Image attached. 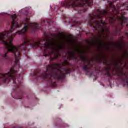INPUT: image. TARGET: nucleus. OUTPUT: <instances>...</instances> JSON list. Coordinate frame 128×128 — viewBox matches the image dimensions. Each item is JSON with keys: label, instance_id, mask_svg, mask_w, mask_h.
Instances as JSON below:
<instances>
[{"label": "nucleus", "instance_id": "f257e3e1", "mask_svg": "<svg viewBox=\"0 0 128 128\" xmlns=\"http://www.w3.org/2000/svg\"><path fill=\"white\" fill-rule=\"evenodd\" d=\"M23 34L24 36L26 33H0V44H3L7 51L0 54V62H8L10 58L8 56V52H12L15 56L14 65L12 66L9 72L7 73H0V80L4 82H12L14 86V91L18 93V96L14 97L16 100H22L24 92L22 90V83L20 80H22L20 74H18V70L20 68V60L22 52L26 54V50H30V39L26 37L24 38L23 44H21L18 47L14 46L12 40L16 34Z\"/></svg>", "mask_w": 128, "mask_h": 128}, {"label": "nucleus", "instance_id": "f03ea898", "mask_svg": "<svg viewBox=\"0 0 128 128\" xmlns=\"http://www.w3.org/2000/svg\"><path fill=\"white\" fill-rule=\"evenodd\" d=\"M70 66V62L64 60L62 64H52L48 65L46 68V71L43 73L40 70H35L32 76L35 78L36 80L42 78L46 80L48 84L50 86H56V80H62L66 74H70L71 70L66 67Z\"/></svg>", "mask_w": 128, "mask_h": 128}, {"label": "nucleus", "instance_id": "7ed1b4c3", "mask_svg": "<svg viewBox=\"0 0 128 128\" xmlns=\"http://www.w3.org/2000/svg\"><path fill=\"white\" fill-rule=\"evenodd\" d=\"M61 5L66 8H73L78 14H80V0H66L62 2Z\"/></svg>", "mask_w": 128, "mask_h": 128}, {"label": "nucleus", "instance_id": "20e7f679", "mask_svg": "<svg viewBox=\"0 0 128 128\" xmlns=\"http://www.w3.org/2000/svg\"><path fill=\"white\" fill-rule=\"evenodd\" d=\"M69 59L76 62L80 60V48H76L73 50L68 52Z\"/></svg>", "mask_w": 128, "mask_h": 128}, {"label": "nucleus", "instance_id": "39448f33", "mask_svg": "<svg viewBox=\"0 0 128 128\" xmlns=\"http://www.w3.org/2000/svg\"><path fill=\"white\" fill-rule=\"evenodd\" d=\"M81 0V4H86L88 6H90V2H92L90 0Z\"/></svg>", "mask_w": 128, "mask_h": 128}, {"label": "nucleus", "instance_id": "423d86ee", "mask_svg": "<svg viewBox=\"0 0 128 128\" xmlns=\"http://www.w3.org/2000/svg\"><path fill=\"white\" fill-rule=\"evenodd\" d=\"M94 44L98 47V48H100V46H102V43L100 41H96Z\"/></svg>", "mask_w": 128, "mask_h": 128}, {"label": "nucleus", "instance_id": "0eeeda50", "mask_svg": "<svg viewBox=\"0 0 128 128\" xmlns=\"http://www.w3.org/2000/svg\"><path fill=\"white\" fill-rule=\"evenodd\" d=\"M58 50H64V46L62 44H60L58 46Z\"/></svg>", "mask_w": 128, "mask_h": 128}, {"label": "nucleus", "instance_id": "6e6552de", "mask_svg": "<svg viewBox=\"0 0 128 128\" xmlns=\"http://www.w3.org/2000/svg\"><path fill=\"white\" fill-rule=\"evenodd\" d=\"M124 19L126 20V18H124V14L122 15V17L119 18V20H120L121 22H124Z\"/></svg>", "mask_w": 128, "mask_h": 128}, {"label": "nucleus", "instance_id": "1a4fd4ad", "mask_svg": "<svg viewBox=\"0 0 128 128\" xmlns=\"http://www.w3.org/2000/svg\"><path fill=\"white\" fill-rule=\"evenodd\" d=\"M78 24H80V22L78 21H76L75 24H74V26H78Z\"/></svg>", "mask_w": 128, "mask_h": 128}, {"label": "nucleus", "instance_id": "9d476101", "mask_svg": "<svg viewBox=\"0 0 128 128\" xmlns=\"http://www.w3.org/2000/svg\"><path fill=\"white\" fill-rule=\"evenodd\" d=\"M96 26H94V28H96V26H98V24H100V22H96Z\"/></svg>", "mask_w": 128, "mask_h": 128}, {"label": "nucleus", "instance_id": "9b49d317", "mask_svg": "<svg viewBox=\"0 0 128 128\" xmlns=\"http://www.w3.org/2000/svg\"><path fill=\"white\" fill-rule=\"evenodd\" d=\"M104 30H108V28H105L104 29H102V32H104Z\"/></svg>", "mask_w": 128, "mask_h": 128}, {"label": "nucleus", "instance_id": "f8f14e48", "mask_svg": "<svg viewBox=\"0 0 128 128\" xmlns=\"http://www.w3.org/2000/svg\"><path fill=\"white\" fill-rule=\"evenodd\" d=\"M109 4H110V6H112V2H110Z\"/></svg>", "mask_w": 128, "mask_h": 128}, {"label": "nucleus", "instance_id": "ddd939ff", "mask_svg": "<svg viewBox=\"0 0 128 128\" xmlns=\"http://www.w3.org/2000/svg\"><path fill=\"white\" fill-rule=\"evenodd\" d=\"M101 22V24H104V23H102V22Z\"/></svg>", "mask_w": 128, "mask_h": 128}, {"label": "nucleus", "instance_id": "4468645a", "mask_svg": "<svg viewBox=\"0 0 128 128\" xmlns=\"http://www.w3.org/2000/svg\"><path fill=\"white\" fill-rule=\"evenodd\" d=\"M112 20H114V18H112Z\"/></svg>", "mask_w": 128, "mask_h": 128}, {"label": "nucleus", "instance_id": "2eb2a0df", "mask_svg": "<svg viewBox=\"0 0 128 128\" xmlns=\"http://www.w3.org/2000/svg\"><path fill=\"white\" fill-rule=\"evenodd\" d=\"M81 52H82V50H81Z\"/></svg>", "mask_w": 128, "mask_h": 128}]
</instances>
